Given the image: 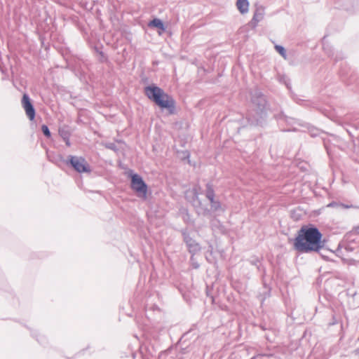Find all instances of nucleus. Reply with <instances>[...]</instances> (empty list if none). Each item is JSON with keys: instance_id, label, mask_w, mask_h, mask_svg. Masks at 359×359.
Here are the masks:
<instances>
[{"instance_id": "obj_1", "label": "nucleus", "mask_w": 359, "mask_h": 359, "mask_svg": "<svg viewBox=\"0 0 359 359\" xmlns=\"http://www.w3.org/2000/svg\"><path fill=\"white\" fill-rule=\"evenodd\" d=\"M323 233L313 224L302 225L292 239L293 248L300 254L320 253L326 243Z\"/></svg>"}, {"instance_id": "obj_2", "label": "nucleus", "mask_w": 359, "mask_h": 359, "mask_svg": "<svg viewBox=\"0 0 359 359\" xmlns=\"http://www.w3.org/2000/svg\"><path fill=\"white\" fill-rule=\"evenodd\" d=\"M140 77V83L147 85L144 88V93L147 97L162 111L167 110L169 114H175L176 102L173 97L165 93L163 89L156 84H149V78L144 73H142Z\"/></svg>"}, {"instance_id": "obj_3", "label": "nucleus", "mask_w": 359, "mask_h": 359, "mask_svg": "<svg viewBox=\"0 0 359 359\" xmlns=\"http://www.w3.org/2000/svg\"><path fill=\"white\" fill-rule=\"evenodd\" d=\"M250 109L246 116L249 125L263 127L266 123L269 103L266 96L259 89L250 92Z\"/></svg>"}, {"instance_id": "obj_4", "label": "nucleus", "mask_w": 359, "mask_h": 359, "mask_svg": "<svg viewBox=\"0 0 359 359\" xmlns=\"http://www.w3.org/2000/svg\"><path fill=\"white\" fill-rule=\"evenodd\" d=\"M144 336L145 338L144 345L140 348V354L142 359H149L144 355V351L148 352L149 355L153 356L156 353L160 346V339L154 330L144 331Z\"/></svg>"}, {"instance_id": "obj_5", "label": "nucleus", "mask_w": 359, "mask_h": 359, "mask_svg": "<svg viewBox=\"0 0 359 359\" xmlns=\"http://www.w3.org/2000/svg\"><path fill=\"white\" fill-rule=\"evenodd\" d=\"M65 164L74 171L82 173H90L92 171L90 164L81 156L69 155L65 160Z\"/></svg>"}, {"instance_id": "obj_6", "label": "nucleus", "mask_w": 359, "mask_h": 359, "mask_svg": "<svg viewBox=\"0 0 359 359\" xmlns=\"http://www.w3.org/2000/svg\"><path fill=\"white\" fill-rule=\"evenodd\" d=\"M128 177L130 179V188L140 197L146 198L148 191V185L139 174L134 172L133 170L127 172Z\"/></svg>"}, {"instance_id": "obj_7", "label": "nucleus", "mask_w": 359, "mask_h": 359, "mask_svg": "<svg viewBox=\"0 0 359 359\" xmlns=\"http://www.w3.org/2000/svg\"><path fill=\"white\" fill-rule=\"evenodd\" d=\"M180 232L182 234L183 242L185 243L188 252L191 254V259H193L194 256L201 251V246L199 243L191 236L188 228L181 229Z\"/></svg>"}, {"instance_id": "obj_8", "label": "nucleus", "mask_w": 359, "mask_h": 359, "mask_svg": "<svg viewBox=\"0 0 359 359\" xmlns=\"http://www.w3.org/2000/svg\"><path fill=\"white\" fill-rule=\"evenodd\" d=\"M339 76L341 81L347 86L354 84L358 79L357 74L353 69H351L346 62L340 64Z\"/></svg>"}, {"instance_id": "obj_9", "label": "nucleus", "mask_w": 359, "mask_h": 359, "mask_svg": "<svg viewBox=\"0 0 359 359\" xmlns=\"http://www.w3.org/2000/svg\"><path fill=\"white\" fill-rule=\"evenodd\" d=\"M334 121L341 126L351 137L353 138L358 135L359 126L357 123H350L352 121L350 115H346L344 118H337Z\"/></svg>"}, {"instance_id": "obj_10", "label": "nucleus", "mask_w": 359, "mask_h": 359, "mask_svg": "<svg viewBox=\"0 0 359 359\" xmlns=\"http://www.w3.org/2000/svg\"><path fill=\"white\" fill-rule=\"evenodd\" d=\"M21 103L28 118L31 121H34L36 116V109L27 93H24L22 95Z\"/></svg>"}, {"instance_id": "obj_11", "label": "nucleus", "mask_w": 359, "mask_h": 359, "mask_svg": "<svg viewBox=\"0 0 359 359\" xmlns=\"http://www.w3.org/2000/svg\"><path fill=\"white\" fill-rule=\"evenodd\" d=\"M335 7L347 11L359 12V0H334Z\"/></svg>"}, {"instance_id": "obj_12", "label": "nucleus", "mask_w": 359, "mask_h": 359, "mask_svg": "<svg viewBox=\"0 0 359 359\" xmlns=\"http://www.w3.org/2000/svg\"><path fill=\"white\" fill-rule=\"evenodd\" d=\"M323 50L324 53L328 56L333 58L335 63L342 60L344 58V55L341 52H337L334 53L332 46L327 43L325 36L322 39Z\"/></svg>"}, {"instance_id": "obj_13", "label": "nucleus", "mask_w": 359, "mask_h": 359, "mask_svg": "<svg viewBox=\"0 0 359 359\" xmlns=\"http://www.w3.org/2000/svg\"><path fill=\"white\" fill-rule=\"evenodd\" d=\"M255 6L252 18L248 23L249 26L252 29L257 27L258 23L264 19L265 14V8L263 6L256 4Z\"/></svg>"}, {"instance_id": "obj_14", "label": "nucleus", "mask_w": 359, "mask_h": 359, "mask_svg": "<svg viewBox=\"0 0 359 359\" xmlns=\"http://www.w3.org/2000/svg\"><path fill=\"white\" fill-rule=\"evenodd\" d=\"M68 67L76 74H81L83 73V61L77 57H72L68 61Z\"/></svg>"}, {"instance_id": "obj_15", "label": "nucleus", "mask_w": 359, "mask_h": 359, "mask_svg": "<svg viewBox=\"0 0 359 359\" xmlns=\"http://www.w3.org/2000/svg\"><path fill=\"white\" fill-rule=\"evenodd\" d=\"M46 156L50 162L54 163L60 168H62V164L65 163L66 159H65L62 155L60 154H57L54 151L47 150Z\"/></svg>"}, {"instance_id": "obj_16", "label": "nucleus", "mask_w": 359, "mask_h": 359, "mask_svg": "<svg viewBox=\"0 0 359 359\" xmlns=\"http://www.w3.org/2000/svg\"><path fill=\"white\" fill-rule=\"evenodd\" d=\"M148 26L149 27L153 28H157L159 29V34H161L162 32H165L167 27L163 22L162 20L158 18H154V19L151 20L149 23Z\"/></svg>"}, {"instance_id": "obj_17", "label": "nucleus", "mask_w": 359, "mask_h": 359, "mask_svg": "<svg viewBox=\"0 0 359 359\" xmlns=\"http://www.w3.org/2000/svg\"><path fill=\"white\" fill-rule=\"evenodd\" d=\"M191 332L192 330H189L188 332H185L179 340L178 345L181 349V353L182 354H184L187 352V348H188V346L185 345L184 344L186 341L188 339L189 336L191 334Z\"/></svg>"}, {"instance_id": "obj_18", "label": "nucleus", "mask_w": 359, "mask_h": 359, "mask_svg": "<svg viewBox=\"0 0 359 359\" xmlns=\"http://www.w3.org/2000/svg\"><path fill=\"white\" fill-rule=\"evenodd\" d=\"M236 6L241 14L248 13L249 9L248 0H237Z\"/></svg>"}, {"instance_id": "obj_19", "label": "nucleus", "mask_w": 359, "mask_h": 359, "mask_svg": "<svg viewBox=\"0 0 359 359\" xmlns=\"http://www.w3.org/2000/svg\"><path fill=\"white\" fill-rule=\"evenodd\" d=\"M58 133L62 139H67V137H70L72 135L70 128L68 126H63L62 127H60Z\"/></svg>"}, {"instance_id": "obj_20", "label": "nucleus", "mask_w": 359, "mask_h": 359, "mask_svg": "<svg viewBox=\"0 0 359 359\" xmlns=\"http://www.w3.org/2000/svg\"><path fill=\"white\" fill-rule=\"evenodd\" d=\"M31 335L35 338L36 340L41 345H46L47 344V339L43 335H40L36 330H31Z\"/></svg>"}, {"instance_id": "obj_21", "label": "nucleus", "mask_w": 359, "mask_h": 359, "mask_svg": "<svg viewBox=\"0 0 359 359\" xmlns=\"http://www.w3.org/2000/svg\"><path fill=\"white\" fill-rule=\"evenodd\" d=\"M103 48V46L101 45L100 46V48L95 46H94V50L98 53V55H100V57H99V61L100 62H105L107 61L108 60V57L107 56L105 55V53L101 50V48Z\"/></svg>"}, {"instance_id": "obj_22", "label": "nucleus", "mask_w": 359, "mask_h": 359, "mask_svg": "<svg viewBox=\"0 0 359 359\" xmlns=\"http://www.w3.org/2000/svg\"><path fill=\"white\" fill-rule=\"evenodd\" d=\"M307 129L309 135L312 137H316L319 136L320 134H324L323 131L313 126L308 125Z\"/></svg>"}, {"instance_id": "obj_23", "label": "nucleus", "mask_w": 359, "mask_h": 359, "mask_svg": "<svg viewBox=\"0 0 359 359\" xmlns=\"http://www.w3.org/2000/svg\"><path fill=\"white\" fill-rule=\"evenodd\" d=\"M324 147L327 151V155L331 157L332 156V147L330 145V141L325 137H322Z\"/></svg>"}, {"instance_id": "obj_24", "label": "nucleus", "mask_w": 359, "mask_h": 359, "mask_svg": "<svg viewBox=\"0 0 359 359\" xmlns=\"http://www.w3.org/2000/svg\"><path fill=\"white\" fill-rule=\"evenodd\" d=\"M294 100L295 101V102L301 106H303L304 107H316L314 105H313V103H311L310 101L309 100H302V99H300V98H293Z\"/></svg>"}, {"instance_id": "obj_25", "label": "nucleus", "mask_w": 359, "mask_h": 359, "mask_svg": "<svg viewBox=\"0 0 359 359\" xmlns=\"http://www.w3.org/2000/svg\"><path fill=\"white\" fill-rule=\"evenodd\" d=\"M294 100L295 101V102L301 106H303L304 107H316L314 105H313V103H311L310 101L309 100H302V99H300V98H293Z\"/></svg>"}, {"instance_id": "obj_26", "label": "nucleus", "mask_w": 359, "mask_h": 359, "mask_svg": "<svg viewBox=\"0 0 359 359\" xmlns=\"http://www.w3.org/2000/svg\"><path fill=\"white\" fill-rule=\"evenodd\" d=\"M205 195L206 198L210 197V196H215L214 187H213V184L211 182H208L205 184Z\"/></svg>"}, {"instance_id": "obj_27", "label": "nucleus", "mask_w": 359, "mask_h": 359, "mask_svg": "<svg viewBox=\"0 0 359 359\" xmlns=\"http://www.w3.org/2000/svg\"><path fill=\"white\" fill-rule=\"evenodd\" d=\"M286 116L285 113L282 111L274 113L273 118L278 121L279 124H280L282 122L284 123V121L286 118Z\"/></svg>"}, {"instance_id": "obj_28", "label": "nucleus", "mask_w": 359, "mask_h": 359, "mask_svg": "<svg viewBox=\"0 0 359 359\" xmlns=\"http://www.w3.org/2000/svg\"><path fill=\"white\" fill-rule=\"evenodd\" d=\"M275 50L285 59L287 57V52L285 48L281 45H275Z\"/></svg>"}, {"instance_id": "obj_29", "label": "nucleus", "mask_w": 359, "mask_h": 359, "mask_svg": "<svg viewBox=\"0 0 359 359\" xmlns=\"http://www.w3.org/2000/svg\"><path fill=\"white\" fill-rule=\"evenodd\" d=\"M284 123H285L287 126H292L293 125H295V124L302 126V124H300L299 123L298 120H297L292 117L288 116H286Z\"/></svg>"}, {"instance_id": "obj_30", "label": "nucleus", "mask_w": 359, "mask_h": 359, "mask_svg": "<svg viewBox=\"0 0 359 359\" xmlns=\"http://www.w3.org/2000/svg\"><path fill=\"white\" fill-rule=\"evenodd\" d=\"M280 81L283 83H284L287 88L290 90L291 89V83H290V80L288 77H287L285 75H283L280 77Z\"/></svg>"}, {"instance_id": "obj_31", "label": "nucleus", "mask_w": 359, "mask_h": 359, "mask_svg": "<svg viewBox=\"0 0 359 359\" xmlns=\"http://www.w3.org/2000/svg\"><path fill=\"white\" fill-rule=\"evenodd\" d=\"M41 132L43 133V135L46 137H47V138L51 137V133H50L49 128L47 125L43 124L41 126Z\"/></svg>"}, {"instance_id": "obj_32", "label": "nucleus", "mask_w": 359, "mask_h": 359, "mask_svg": "<svg viewBox=\"0 0 359 359\" xmlns=\"http://www.w3.org/2000/svg\"><path fill=\"white\" fill-rule=\"evenodd\" d=\"M182 160L189 159L190 157V152L188 150L177 151Z\"/></svg>"}, {"instance_id": "obj_33", "label": "nucleus", "mask_w": 359, "mask_h": 359, "mask_svg": "<svg viewBox=\"0 0 359 359\" xmlns=\"http://www.w3.org/2000/svg\"><path fill=\"white\" fill-rule=\"evenodd\" d=\"M222 210V204L220 201H217L215 203L211 205V210L216 212Z\"/></svg>"}, {"instance_id": "obj_34", "label": "nucleus", "mask_w": 359, "mask_h": 359, "mask_svg": "<svg viewBox=\"0 0 359 359\" xmlns=\"http://www.w3.org/2000/svg\"><path fill=\"white\" fill-rule=\"evenodd\" d=\"M329 207H334V206H339V207H341L343 208H350L351 207H353L352 205H345L344 203H337L336 202H332L330 203L329 205H328Z\"/></svg>"}, {"instance_id": "obj_35", "label": "nucleus", "mask_w": 359, "mask_h": 359, "mask_svg": "<svg viewBox=\"0 0 359 359\" xmlns=\"http://www.w3.org/2000/svg\"><path fill=\"white\" fill-rule=\"evenodd\" d=\"M249 262L250 264L257 267V265L260 264V259H259V257L253 256L250 257V259H249Z\"/></svg>"}, {"instance_id": "obj_36", "label": "nucleus", "mask_w": 359, "mask_h": 359, "mask_svg": "<svg viewBox=\"0 0 359 359\" xmlns=\"http://www.w3.org/2000/svg\"><path fill=\"white\" fill-rule=\"evenodd\" d=\"M105 147L112 151H116L118 150L117 146L114 142H107L104 144Z\"/></svg>"}, {"instance_id": "obj_37", "label": "nucleus", "mask_w": 359, "mask_h": 359, "mask_svg": "<svg viewBox=\"0 0 359 359\" xmlns=\"http://www.w3.org/2000/svg\"><path fill=\"white\" fill-rule=\"evenodd\" d=\"M339 322V319L335 314L332 315V320L329 323L330 326L337 325Z\"/></svg>"}, {"instance_id": "obj_38", "label": "nucleus", "mask_w": 359, "mask_h": 359, "mask_svg": "<svg viewBox=\"0 0 359 359\" xmlns=\"http://www.w3.org/2000/svg\"><path fill=\"white\" fill-rule=\"evenodd\" d=\"M193 194H194L193 199L198 201V205H201V200L198 198V191H196V189H193Z\"/></svg>"}, {"instance_id": "obj_39", "label": "nucleus", "mask_w": 359, "mask_h": 359, "mask_svg": "<svg viewBox=\"0 0 359 359\" xmlns=\"http://www.w3.org/2000/svg\"><path fill=\"white\" fill-rule=\"evenodd\" d=\"M257 269L258 271L262 272V277H264L266 276V269L263 265H262L261 264L259 265H257Z\"/></svg>"}, {"instance_id": "obj_40", "label": "nucleus", "mask_w": 359, "mask_h": 359, "mask_svg": "<svg viewBox=\"0 0 359 359\" xmlns=\"http://www.w3.org/2000/svg\"><path fill=\"white\" fill-rule=\"evenodd\" d=\"M183 220L187 224H189L191 222L190 215L187 210L186 211L185 216L183 217Z\"/></svg>"}, {"instance_id": "obj_41", "label": "nucleus", "mask_w": 359, "mask_h": 359, "mask_svg": "<svg viewBox=\"0 0 359 359\" xmlns=\"http://www.w3.org/2000/svg\"><path fill=\"white\" fill-rule=\"evenodd\" d=\"M262 282H263V285L264 287L268 290V292H267V295L269 296L270 295V292H271V287L265 282L264 280V277H262Z\"/></svg>"}, {"instance_id": "obj_42", "label": "nucleus", "mask_w": 359, "mask_h": 359, "mask_svg": "<svg viewBox=\"0 0 359 359\" xmlns=\"http://www.w3.org/2000/svg\"><path fill=\"white\" fill-rule=\"evenodd\" d=\"M6 286V280H5L4 277H1V283H0V289H4V287Z\"/></svg>"}, {"instance_id": "obj_43", "label": "nucleus", "mask_w": 359, "mask_h": 359, "mask_svg": "<svg viewBox=\"0 0 359 359\" xmlns=\"http://www.w3.org/2000/svg\"><path fill=\"white\" fill-rule=\"evenodd\" d=\"M150 310H153V311H154V310H158V306H157L156 305H153V306H151L150 307V309H148L147 308H146L145 313H146V316H147V318H149V316H148L147 312H148L149 311H150Z\"/></svg>"}, {"instance_id": "obj_44", "label": "nucleus", "mask_w": 359, "mask_h": 359, "mask_svg": "<svg viewBox=\"0 0 359 359\" xmlns=\"http://www.w3.org/2000/svg\"><path fill=\"white\" fill-rule=\"evenodd\" d=\"M215 196L208 197L207 198L210 201V205L215 203L217 201L215 199Z\"/></svg>"}, {"instance_id": "obj_45", "label": "nucleus", "mask_w": 359, "mask_h": 359, "mask_svg": "<svg viewBox=\"0 0 359 359\" xmlns=\"http://www.w3.org/2000/svg\"><path fill=\"white\" fill-rule=\"evenodd\" d=\"M215 196L208 197L207 198L210 201V205L215 203L217 201L215 199Z\"/></svg>"}, {"instance_id": "obj_46", "label": "nucleus", "mask_w": 359, "mask_h": 359, "mask_svg": "<svg viewBox=\"0 0 359 359\" xmlns=\"http://www.w3.org/2000/svg\"><path fill=\"white\" fill-rule=\"evenodd\" d=\"M69 139H70V137H67V139H62V140L65 142V144L67 147H70L71 146V142H70Z\"/></svg>"}, {"instance_id": "obj_47", "label": "nucleus", "mask_w": 359, "mask_h": 359, "mask_svg": "<svg viewBox=\"0 0 359 359\" xmlns=\"http://www.w3.org/2000/svg\"><path fill=\"white\" fill-rule=\"evenodd\" d=\"M281 130L283 132H290V131H297V129L294 128L292 129H282Z\"/></svg>"}, {"instance_id": "obj_48", "label": "nucleus", "mask_w": 359, "mask_h": 359, "mask_svg": "<svg viewBox=\"0 0 359 359\" xmlns=\"http://www.w3.org/2000/svg\"><path fill=\"white\" fill-rule=\"evenodd\" d=\"M210 213V210L208 208H205L204 209V211H203V215H208Z\"/></svg>"}, {"instance_id": "obj_49", "label": "nucleus", "mask_w": 359, "mask_h": 359, "mask_svg": "<svg viewBox=\"0 0 359 359\" xmlns=\"http://www.w3.org/2000/svg\"><path fill=\"white\" fill-rule=\"evenodd\" d=\"M259 327L262 330H266L268 328L266 327V325L264 324H261L259 325Z\"/></svg>"}, {"instance_id": "obj_50", "label": "nucleus", "mask_w": 359, "mask_h": 359, "mask_svg": "<svg viewBox=\"0 0 359 359\" xmlns=\"http://www.w3.org/2000/svg\"><path fill=\"white\" fill-rule=\"evenodd\" d=\"M353 231H354L356 233L359 234V225H358V226L354 227Z\"/></svg>"}, {"instance_id": "obj_51", "label": "nucleus", "mask_w": 359, "mask_h": 359, "mask_svg": "<svg viewBox=\"0 0 359 359\" xmlns=\"http://www.w3.org/2000/svg\"><path fill=\"white\" fill-rule=\"evenodd\" d=\"M262 355H263L258 354L257 355H255V356L252 357L250 359H257L258 357H261Z\"/></svg>"}, {"instance_id": "obj_52", "label": "nucleus", "mask_w": 359, "mask_h": 359, "mask_svg": "<svg viewBox=\"0 0 359 359\" xmlns=\"http://www.w3.org/2000/svg\"><path fill=\"white\" fill-rule=\"evenodd\" d=\"M194 267L195 269H198L199 267V264L198 263L194 264Z\"/></svg>"}, {"instance_id": "obj_53", "label": "nucleus", "mask_w": 359, "mask_h": 359, "mask_svg": "<svg viewBox=\"0 0 359 359\" xmlns=\"http://www.w3.org/2000/svg\"><path fill=\"white\" fill-rule=\"evenodd\" d=\"M79 354H80V352H79V353H77L75 355V356L72 357V358H67V359H73V358H74L76 355H79Z\"/></svg>"}, {"instance_id": "obj_54", "label": "nucleus", "mask_w": 359, "mask_h": 359, "mask_svg": "<svg viewBox=\"0 0 359 359\" xmlns=\"http://www.w3.org/2000/svg\"><path fill=\"white\" fill-rule=\"evenodd\" d=\"M355 352L356 354L359 355V348L355 349Z\"/></svg>"}, {"instance_id": "obj_55", "label": "nucleus", "mask_w": 359, "mask_h": 359, "mask_svg": "<svg viewBox=\"0 0 359 359\" xmlns=\"http://www.w3.org/2000/svg\"><path fill=\"white\" fill-rule=\"evenodd\" d=\"M136 355H137V353H133V359H135V357H136Z\"/></svg>"}, {"instance_id": "obj_56", "label": "nucleus", "mask_w": 359, "mask_h": 359, "mask_svg": "<svg viewBox=\"0 0 359 359\" xmlns=\"http://www.w3.org/2000/svg\"><path fill=\"white\" fill-rule=\"evenodd\" d=\"M1 69L2 70V72H3V73H4V72H5L6 70H7V69Z\"/></svg>"}, {"instance_id": "obj_57", "label": "nucleus", "mask_w": 359, "mask_h": 359, "mask_svg": "<svg viewBox=\"0 0 359 359\" xmlns=\"http://www.w3.org/2000/svg\"><path fill=\"white\" fill-rule=\"evenodd\" d=\"M212 302H215V298L212 297Z\"/></svg>"}]
</instances>
